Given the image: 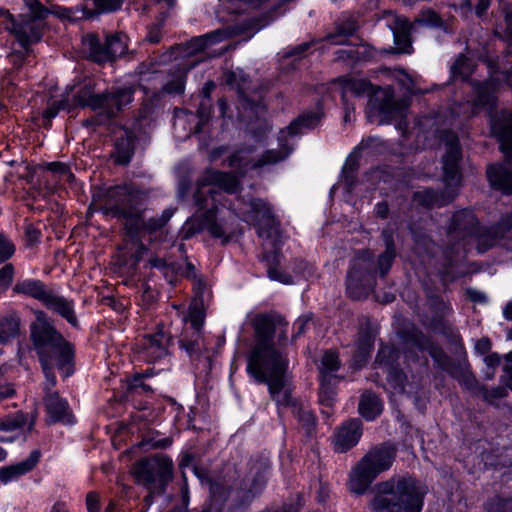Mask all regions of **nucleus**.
<instances>
[{"label":"nucleus","instance_id":"obj_55","mask_svg":"<svg viewBox=\"0 0 512 512\" xmlns=\"http://www.w3.org/2000/svg\"><path fill=\"white\" fill-rule=\"evenodd\" d=\"M469 296L473 301L481 302L485 300V297L481 293L476 291L469 292Z\"/></svg>","mask_w":512,"mask_h":512},{"label":"nucleus","instance_id":"obj_5","mask_svg":"<svg viewBox=\"0 0 512 512\" xmlns=\"http://www.w3.org/2000/svg\"><path fill=\"white\" fill-rule=\"evenodd\" d=\"M395 459V449L381 446L370 450L352 469L349 489L355 494H363L371 483L383 472L391 468Z\"/></svg>","mask_w":512,"mask_h":512},{"label":"nucleus","instance_id":"obj_50","mask_svg":"<svg viewBox=\"0 0 512 512\" xmlns=\"http://www.w3.org/2000/svg\"><path fill=\"white\" fill-rule=\"evenodd\" d=\"M61 108L62 109L66 108V104L64 102L61 103ZM59 109H60V107L54 108L52 105H50L47 108V110L45 111L44 117L47 118V119L54 118L57 115Z\"/></svg>","mask_w":512,"mask_h":512},{"label":"nucleus","instance_id":"obj_37","mask_svg":"<svg viewBox=\"0 0 512 512\" xmlns=\"http://www.w3.org/2000/svg\"><path fill=\"white\" fill-rule=\"evenodd\" d=\"M14 276V268L7 264L0 269V292L5 291L11 284Z\"/></svg>","mask_w":512,"mask_h":512},{"label":"nucleus","instance_id":"obj_48","mask_svg":"<svg viewBox=\"0 0 512 512\" xmlns=\"http://www.w3.org/2000/svg\"><path fill=\"white\" fill-rule=\"evenodd\" d=\"M505 396H506V390H505V388H502V387L495 388L486 394V398L489 401H492L496 398H502Z\"/></svg>","mask_w":512,"mask_h":512},{"label":"nucleus","instance_id":"obj_58","mask_svg":"<svg viewBox=\"0 0 512 512\" xmlns=\"http://www.w3.org/2000/svg\"><path fill=\"white\" fill-rule=\"evenodd\" d=\"M137 477L139 478V480H143V481H146V482H150L152 480V477L150 474L148 473H142L140 471H137Z\"/></svg>","mask_w":512,"mask_h":512},{"label":"nucleus","instance_id":"obj_6","mask_svg":"<svg viewBox=\"0 0 512 512\" xmlns=\"http://www.w3.org/2000/svg\"><path fill=\"white\" fill-rule=\"evenodd\" d=\"M460 148L455 136H451L447 143V153L443 158L444 181L446 182L447 197H439L431 190L418 191L415 195L416 200L426 206L443 205L454 198L456 188L460 184L458 173V160Z\"/></svg>","mask_w":512,"mask_h":512},{"label":"nucleus","instance_id":"obj_8","mask_svg":"<svg viewBox=\"0 0 512 512\" xmlns=\"http://www.w3.org/2000/svg\"><path fill=\"white\" fill-rule=\"evenodd\" d=\"M132 101V90L130 88L119 89L109 95L94 94L89 86L77 92V103L81 106H88L92 109H105L109 116H114L123 106Z\"/></svg>","mask_w":512,"mask_h":512},{"label":"nucleus","instance_id":"obj_45","mask_svg":"<svg viewBox=\"0 0 512 512\" xmlns=\"http://www.w3.org/2000/svg\"><path fill=\"white\" fill-rule=\"evenodd\" d=\"M87 509L89 512H99V497L95 493H89L86 497Z\"/></svg>","mask_w":512,"mask_h":512},{"label":"nucleus","instance_id":"obj_15","mask_svg":"<svg viewBox=\"0 0 512 512\" xmlns=\"http://www.w3.org/2000/svg\"><path fill=\"white\" fill-rule=\"evenodd\" d=\"M170 337L163 331L147 335L143 338L139 353L148 362H155L168 353Z\"/></svg>","mask_w":512,"mask_h":512},{"label":"nucleus","instance_id":"obj_42","mask_svg":"<svg viewBox=\"0 0 512 512\" xmlns=\"http://www.w3.org/2000/svg\"><path fill=\"white\" fill-rule=\"evenodd\" d=\"M95 5L102 11H114L123 3V0H93Z\"/></svg>","mask_w":512,"mask_h":512},{"label":"nucleus","instance_id":"obj_26","mask_svg":"<svg viewBox=\"0 0 512 512\" xmlns=\"http://www.w3.org/2000/svg\"><path fill=\"white\" fill-rule=\"evenodd\" d=\"M322 117V113L314 112L311 114H305L300 117L298 120L292 122L289 127H287L286 131H282V138H286V134L289 136H294L298 132H301L302 128H313L315 127Z\"/></svg>","mask_w":512,"mask_h":512},{"label":"nucleus","instance_id":"obj_24","mask_svg":"<svg viewBox=\"0 0 512 512\" xmlns=\"http://www.w3.org/2000/svg\"><path fill=\"white\" fill-rule=\"evenodd\" d=\"M227 37L225 31H214L204 36L196 37L188 43V51L190 53H198L203 51L215 43H218Z\"/></svg>","mask_w":512,"mask_h":512},{"label":"nucleus","instance_id":"obj_39","mask_svg":"<svg viewBox=\"0 0 512 512\" xmlns=\"http://www.w3.org/2000/svg\"><path fill=\"white\" fill-rule=\"evenodd\" d=\"M47 168L52 172L58 173L61 180L70 181L73 177L68 167L63 163L51 162L47 164Z\"/></svg>","mask_w":512,"mask_h":512},{"label":"nucleus","instance_id":"obj_47","mask_svg":"<svg viewBox=\"0 0 512 512\" xmlns=\"http://www.w3.org/2000/svg\"><path fill=\"white\" fill-rule=\"evenodd\" d=\"M311 321V318L308 316L300 317L295 322V328L297 329V335H300L304 332L306 325H308Z\"/></svg>","mask_w":512,"mask_h":512},{"label":"nucleus","instance_id":"obj_52","mask_svg":"<svg viewBox=\"0 0 512 512\" xmlns=\"http://www.w3.org/2000/svg\"><path fill=\"white\" fill-rule=\"evenodd\" d=\"M50 512H67L66 504L63 502H56L52 506Z\"/></svg>","mask_w":512,"mask_h":512},{"label":"nucleus","instance_id":"obj_28","mask_svg":"<svg viewBox=\"0 0 512 512\" xmlns=\"http://www.w3.org/2000/svg\"><path fill=\"white\" fill-rule=\"evenodd\" d=\"M373 348V336L368 334L358 343V354L354 359L355 367L359 368L370 356Z\"/></svg>","mask_w":512,"mask_h":512},{"label":"nucleus","instance_id":"obj_40","mask_svg":"<svg viewBox=\"0 0 512 512\" xmlns=\"http://www.w3.org/2000/svg\"><path fill=\"white\" fill-rule=\"evenodd\" d=\"M14 250V245L3 235H0V263L9 259L13 255Z\"/></svg>","mask_w":512,"mask_h":512},{"label":"nucleus","instance_id":"obj_21","mask_svg":"<svg viewBox=\"0 0 512 512\" xmlns=\"http://www.w3.org/2000/svg\"><path fill=\"white\" fill-rule=\"evenodd\" d=\"M487 177L493 187L512 193V173L503 165H490L487 168Z\"/></svg>","mask_w":512,"mask_h":512},{"label":"nucleus","instance_id":"obj_61","mask_svg":"<svg viewBox=\"0 0 512 512\" xmlns=\"http://www.w3.org/2000/svg\"><path fill=\"white\" fill-rule=\"evenodd\" d=\"M226 106H227V104H226L225 100H223V99L219 100V107L223 114L225 113Z\"/></svg>","mask_w":512,"mask_h":512},{"label":"nucleus","instance_id":"obj_20","mask_svg":"<svg viewBox=\"0 0 512 512\" xmlns=\"http://www.w3.org/2000/svg\"><path fill=\"white\" fill-rule=\"evenodd\" d=\"M43 304L47 308L59 313L70 324L74 326L77 324V319L74 314L73 305L67 299L57 296L50 291Z\"/></svg>","mask_w":512,"mask_h":512},{"label":"nucleus","instance_id":"obj_13","mask_svg":"<svg viewBox=\"0 0 512 512\" xmlns=\"http://www.w3.org/2000/svg\"><path fill=\"white\" fill-rule=\"evenodd\" d=\"M289 155V150L277 152L274 150L267 151L261 159L256 160L254 157L253 150L250 148H244L237 151L229 159V166L239 168H258L266 164H274L281 160H284Z\"/></svg>","mask_w":512,"mask_h":512},{"label":"nucleus","instance_id":"obj_30","mask_svg":"<svg viewBox=\"0 0 512 512\" xmlns=\"http://www.w3.org/2000/svg\"><path fill=\"white\" fill-rule=\"evenodd\" d=\"M473 65L469 59L464 56L459 57L451 68L453 77L467 79L472 73Z\"/></svg>","mask_w":512,"mask_h":512},{"label":"nucleus","instance_id":"obj_46","mask_svg":"<svg viewBox=\"0 0 512 512\" xmlns=\"http://www.w3.org/2000/svg\"><path fill=\"white\" fill-rule=\"evenodd\" d=\"M475 348L477 351L481 352L482 354H485L490 350L491 342L487 338H482L477 341Z\"/></svg>","mask_w":512,"mask_h":512},{"label":"nucleus","instance_id":"obj_2","mask_svg":"<svg viewBox=\"0 0 512 512\" xmlns=\"http://www.w3.org/2000/svg\"><path fill=\"white\" fill-rule=\"evenodd\" d=\"M238 183V179L230 173L208 171L205 174L197 196L199 210L182 227L185 238L191 237L202 229H207L214 237L224 235L222 218L217 216L219 208L216 204V196L218 194L214 188L218 187L226 192L233 193L237 190Z\"/></svg>","mask_w":512,"mask_h":512},{"label":"nucleus","instance_id":"obj_49","mask_svg":"<svg viewBox=\"0 0 512 512\" xmlns=\"http://www.w3.org/2000/svg\"><path fill=\"white\" fill-rule=\"evenodd\" d=\"M14 393V388L11 385L0 386V401L13 396Z\"/></svg>","mask_w":512,"mask_h":512},{"label":"nucleus","instance_id":"obj_44","mask_svg":"<svg viewBox=\"0 0 512 512\" xmlns=\"http://www.w3.org/2000/svg\"><path fill=\"white\" fill-rule=\"evenodd\" d=\"M165 90L169 93H182L184 91V81L182 76L178 77L175 81L166 84Z\"/></svg>","mask_w":512,"mask_h":512},{"label":"nucleus","instance_id":"obj_22","mask_svg":"<svg viewBox=\"0 0 512 512\" xmlns=\"http://www.w3.org/2000/svg\"><path fill=\"white\" fill-rule=\"evenodd\" d=\"M396 27L393 29L394 42L399 53H411V41L409 38L410 23L406 18H395Z\"/></svg>","mask_w":512,"mask_h":512},{"label":"nucleus","instance_id":"obj_10","mask_svg":"<svg viewBox=\"0 0 512 512\" xmlns=\"http://www.w3.org/2000/svg\"><path fill=\"white\" fill-rule=\"evenodd\" d=\"M371 254L363 252L354 258L347 275V292L350 297L360 299L373 288L374 278L370 273Z\"/></svg>","mask_w":512,"mask_h":512},{"label":"nucleus","instance_id":"obj_23","mask_svg":"<svg viewBox=\"0 0 512 512\" xmlns=\"http://www.w3.org/2000/svg\"><path fill=\"white\" fill-rule=\"evenodd\" d=\"M342 97L345 99L348 95H361L370 93V84L361 78L343 77L337 81Z\"/></svg>","mask_w":512,"mask_h":512},{"label":"nucleus","instance_id":"obj_54","mask_svg":"<svg viewBox=\"0 0 512 512\" xmlns=\"http://www.w3.org/2000/svg\"><path fill=\"white\" fill-rule=\"evenodd\" d=\"M503 315L506 319L508 320H512V302L508 303L504 310H503Z\"/></svg>","mask_w":512,"mask_h":512},{"label":"nucleus","instance_id":"obj_36","mask_svg":"<svg viewBox=\"0 0 512 512\" xmlns=\"http://www.w3.org/2000/svg\"><path fill=\"white\" fill-rule=\"evenodd\" d=\"M172 215H173V210H171V209L164 210L162 215L159 218H151L146 223V229L148 231H156L157 229H160L169 221V219L172 217Z\"/></svg>","mask_w":512,"mask_h":512},{"label":"nucleus","instance_id":"obj_51","mask_svg":"<svg viewBox=\"0 0 512 512\" xmlns=\"http://www.w3.org/2000/svg\"><path fill=\"white\" fill-rule=\"evenodd\" d=\"M376 213L380 217H385L388 213V205L386 203H378L376 206Z\"/></svg>","mask_w":512,"mask_h":512},{"label":"nucleus","instance_id":"obj_3","mask_svg":"<svg viewBox=\"0 0 512 512\" xmlns=\"http://www.w3.org/2000/svg\"><path fill=\"white\" fill-rule=\"evenodd\" d=\"M427 489L410 476H397L376 486L375 512H421Z\"/></svg>","mask_w":512,"mask_h":512},{"label":"nucleus","instance_id":"obj_35","mask_svg":"<svg viewBox=\"0 0 512 512\" xmlns=\"http://www.w3.org/2000/svg\"><path fill=\"white\" fill-rule=\"evenodd\" d=\"M133 151L131 138L128 137L125 142L116 144V162L126 164L129 162Z\"/></svg>","mask_w":512,"mask_h":512},{"label":"nucleus","instance_id":"obj_57","mask_svg":"<svg viewBox=\"0 0 512 512\" xmlns=\"http://www.w3.org/2000/svg\"><path fill=\"white\" fill-rule=\"evenodd\" d=\"M155 2L163 5L164 7L170 8L175 5L176 0H155Z\"/></svg>","mask_w":512,"mask_h":512},{"label":"nucleus","instance_id":"obj_7","mask_svg":"<svg viewBox=\"0 0 512 512\" xmlns=\"http://www.w3.org/2000/svg\"><path fill=\"white\" fill-rule=\"evenodd\" d=\"M406 106L405 103H397L393 100L391 89L379 88L369 99L366 115L369 122L381 125L401 117Z\"/></svg>","mask_w":512,"mask_h":512},{"label":"nucleus","instance_id":"obj_59","mask_svg":"<svg viewBox=\"0 0 512 512\" xmlns=\"http://www.w3.org/2000/svg\"><path fill=\"white\" fill-rule=\"evenodd\" d=\"M213 88H214V84H213V83H208V84L203 88V94H204V96L208 98Z\"/></svg>","mask_w":512,"mask_h":512},{"label":"nucleus","instance_id":"obj_17","mask_svg":"<svg viewBox=\"0 0 512 512\" xmlns=\"http://www.w3.org/2000/svg\"><path fill=\"white\" fill-rule=\"evenodd\" d=\"M39 461V453L34 451L31 455L14 465L0 468V482L4 485L17 481L20 477L30 472Z\"/></svg>","mask_w":512,"mask_h":512},{"label":"nucleus","instance_id":"obj_60","mask_svg":"<svg viewBox=\"0 0 512 512\" xmlns=\"http://www.w3.org/2000/svg\"><path fill=\"white\" fill-rule=\"evenodd\" d=\"M264 258H265V260H266L268 263L278 261V256H277V255H270L268 252H265V254H264Z\"/></svg>","mask_w":512,"mask_h":512},{"label":"nucleus","instance_id":"obj_41","mask_svg":"<svg viewBox=\"0 0 512 512\" xmlns=\"http://www.w3.org/2000/svg\"><path fill=\"white\" fill-rule=\"evenodd\" d=\"M268 276L270 279L279 281L283 284H293L294 283L291 276L285 274L284 272L280 271L277 268L269 267Z\"/></svg>","mask_w":512,"mask_h":512},{"label":"nucleus","instance_id":"obj_33","mask_svg":"<svg viewBox=\"0 0 512 512\" xmlns=\"http://www.w3.org/2000/svg\"><path fill=\"white\" fill-rule=\"evenodd\" d=\"M394 257H395L394 245L391 241L387 240L386 250L379 257V260H378V269L382 275H384L390 269Z\"/></svg>","mask_w":512,"mask_h":512},{"label":"nucleus","instance_id":"obj_19","mask_svg":"<svg viewBox=\"0 0 512 512\" xmlns=\"http://www.w3.org/2000/svg\"><path fill=\"white\" fill-rule=\"evenodd\" d=\"M13 291L17 294L32 297L42 303H44L50 290L46 289L44 283L37 279H24L18 281Z\"/></svg>","mask_w":512,"mask_h":512},{"label":"nucleus","instance_id":"obj_1","mask_svg":"<svg viewBox=\"0 0 512 512\" xmlns=\"http://www.w3.org/2000/svg\"><path fill=\"white\" fill-rule=\"evenodd\" d=\"M256 343L247 364L248 374L257 383H265L278 405H289V361L284 353L287 344L286 325L271 315L259 314L252 321Z\"/></svg>","mask_w":512,"mask_h":512},{"label":"nucleus","instance_id":"obj_9","mask_svg":"<svg viewBox=\"0 0 512 512\" xmlns=\"http://www.w3.org/2000/svg\"><path fill=\"white\" fill-rule=\"evenodd\" d=\"M245 221L252 222L257 227L258 235L267 240L265 249L276 246L280 238L279 224L273 218L271 209L266 202L252 200Z\"/></svg>","mask_w":512,"mask_h":512},{"label":"nucleus","instance_id":"obj_25","mask_svg":"<svg viewBox=\"0 0 512 512\" xmlns=\"http://www.w3.org/2000/svg\"><path fill=\"white\" fill-rule=\"evenodd\" d=\"M382 411V404L378 397L372 393H364L359 403V412L367 420H373Z\"/></svg>","mask_w":512,"mask_h":512},{"label":"nucleus","instance_id":"obj_29","mask_svg":"<svg viewBox=\"0 0 512 512\" xmlns=\"http://www.w3.org/2000/svg\"><path fill=\"white\" fill-rule=\"evenodd\" d=\"M19 330V322L15 318L0 321V342H5L14 337Z\"/></svg>","mask_w":512,"mask_h":512},{"label":"nucleus","instance_id":"obj_53","mask_svg":"<svg viewBox=\"0 0 512 512\" xmlns=\"http://www.w3.org/2000/svg\"><path fill=\"white\" fill-rule=\"evenodd\" d=\"M490 5V0H479V4L477 6V13L481 14L483 13L488 6Z\"/></svg>","mask_w":512,"mask_h":512},{"label":"nucleus","instance_id":"obj_16","mask_svg":"<svg viewBox=\"0 0 512 512\" xmlns=\"http://www.w3.org/2000/svg\"><path fill=\"white\" fill-rule=\"evenodd\" d=\"M362 435L361 421L352 419L347 421L335 435V449L344 452L357 444Z\"/></svg>","mask_w":512,"mask_h":512},{"label":"nucleus","instance_id":"obj_12","mask_svg":"<svg viewBox=\"0 0 512 512\" xmlns=\"http://www.w3.org/2000/svg\"><path fill=\"white\" fill-rule=\"evenodd\" d=\"M32 427L33 422L27 421L23 414H17L12 419L0 420V442L11 443L18 439L24 440ZM6 457L7 452L0 447V461L5 460Z\"/></svg>","mask_w":512,"mask_h":512},{"label":"nucleus","instance_id":"obj_64","mask_svg":"<svg viewBox=\"0 0 512 512\" xmlns=\"http://www.w3.org/2000/svg\"><path fill=\"white\" fill-rule=\"evenodd\" d=\"M507 80L509 85L512 87V69L508 72Z\"/></svg>","mask_w":512,"mask_h":512},{"label":"nucleus","instance_id":"obj_14","mask_svg":"<svg viewBox=\"0 0 512 512\" xmlns=\"http://www.w3.org/2000/svg\"><path fill=\"white\" fill-rule=\"evenodd\" d=\"M24 3L29 8L33 20L44 18L48 13V10L42 7L38 0H24ZM14 32L23 47L40 39V32L35 27L34 21L14 27Z\"/></svg>","mask_w":512,"mask_h":512},{"label":"nucleus","instance_id":"obj_4","mask_svg":"<svg viewBox=\"0 0 512 512\" xmlns=\"http://www.w3.org/2000/svg\"><path fill=\"white\" fill-rule=\"evenodd\" d=\"M32 339L37 349L43 371L51 385L56 379L53 367L62 371L64 377L72 374L73 349L48 323L39 321L32 327Z\"/></svg>","mask_w":512,"mask_h":512},{"label":"nucleus","instance_id":"obj_38","mask_svg":"<svg viewBox=\"0 0 512 512\" xmlns=\"http://www.w3.org/2000/svg\"><path fill=\"white\" fill-rule=\"evenodd\" d=\"M491 84L490 83H483L477 88V100L476 105H484V104H490L492 103L493 99L490 96V90H491Z\"/></svg>","mask_w":512,"mask_h":512},{"label":"nucleus","instance_id":"obj_18","mask_svg":"<svg viewBox=\"0 0 512 512\" xmlns=\"http://www.w3.org/2000/svg\"><path fill=\"white\" fill-rule=\"evenodd\" d=\"M46 411L51 422L73 423V415L66 400L59 397L57 393L49 394L45 400Z\"/></svg>","mask_w":512,"mask_h":512},{"label":"nucleus","instance_id":"obj_34","mask_svg":"<svg viewBox=\"0 0 512 512\" xmlns=\"http://www.w3.org/2000/svg\"><path fill=\"white\" fill-rule=\"evenodd\" d=\"M357 29L354 22H350L347 27H338L337 32L327 37V41L334 45H341L345 43V38L353 34Z\"/></svg>","mask_w":512,"mask_h":512},{"label":"nucleus","instance_id":"obj_62","mask_svg":"<svg viewBox=\"0 0 512 512\" xmlns=\"http://www.w3.org/2000/svg\"><path fill=\"white\" fill-rule=\"evenodd\" d=\"M150 263L153 267H161L163 265L162 261L160 260H151Z\"/></svg>","mask_w":512,"mask_h":512},{"label":"nucleus","instance_id":"obj_32","mask_svg":"<svg viewBox=\"0 0 512 512\" xmlns=\"http://www.w3.org/2000/svg\"><path fill=\"white\" fill-rule=\"evenodd\" d=\"M188 320L191 322V325L195 330H199L202 327L204 322V311L200 302L194 301L190 305Z\"/></svg>","mask_w":512,"mask_h":512},{"label":"nucleus","instance_id":"obj_27","mask_svg":"<svg viewBox=\"0 0 512 512\" xmlns=\"http://www.w3.org/2000/svg\"><path fill=\"white\" fill-rule=\"evenodd\" d=\"M492 133L495 134L501 143V150L507 158L512 157V127L500 131L496 124L492 125Z\"/></svg>","mask_w":512,"mask_h":512},{"label":"nucleus","instance_id":"obj_56","mask_svg":"<svg viewBox=\"0 0 512 512\" xmlns=\"http://www.w3.org/2000/svg\"><path fill=\"white\" fill-rule=\"evenodd\" d=\"M320 401L322 403L326 402V405L330 406L332 404L333 399L330 396H327L326 398V392L322 390L320 393Z\"/></svg>","mask_w":512,"mask_h":512},{"label":"nucleus","instance_id":"obj_43","mask_svg":"<svg viewBox=\"0 0 512 512\" xmlns=\"http://www.w3.org/2000/svg\"><path fill=\"white\" fill-rule=\"evenodd\" d=\"M484 362L488 367L487 377L492 378L494 376V368L500 364V356L497 353H492L484 358Z\"/></svg>","mask_w":512,"mask_h":512},{"label":"nucleus","instance_id":"obj_63","mask_svg":"<svg viewBox=\"0 0 512 512\" xmlns=\"http://www.w3.org/2000/svg\"><path fill=\"white\" fill-rule=\"evenodd\" d=\"M114 510H115V504L113 502H110L106 508V512H114Z\"/></svg>","mask_w":512,"mask_h":512},{"label":"nucleus","instance_id":"obj_31","mask_svg":"<svg viewBox=\"0 0 512 512\" xmlns=\"http://www.w3.org/2000/svg\"><path fill=\"white\" fill-rule=\"evenodd\" d=\"M340 362L338 355L333 351H327L324 353L321 361V373L323 376H327L339 368Z\"/></svg>","mask_w":512,"mask_h":512},{"label":"nucleus","instance_id":"obj_11","mask_svg":"<svg viewBox=\"0 0 512 512\" xmlns=\"http://www.w3.org/2000/svg\"><path fill=\"white\" fill-rule=\"evenodd\" d=\"M83 47L88 57L95 62L103 63L122 56L127 50V37L124 34L108 36L102 46L96 35L90 34L83 38Z\"/></svg>","mask_w":512,"mask_h":512}]
</instances>
